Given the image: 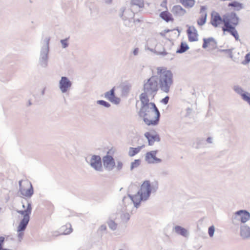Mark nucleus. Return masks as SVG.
Wrapping results in <instances>:
<instances>
[{"instance_id": "4c0bfd02", "label": "nucleus", "mask_w": 250, "mask_h": 250, "mask_svg": "<svg viewBox=\"0 0 250 250\" xmlns=\"http://www.w3.org/2000/svg\"><path fill=\"white\" fill-rule=\"evenodd\" d=\"M4 241V238L3 237H0V250H2V245Z\"/></svg>"}, {"instance_id": "a19ab883", "label": "nucleus", "mask_w": 250, "mask_h": 250, "mask_svg": "<svg viewBox=\"0 0 250 250\" xmlns=\"http://www.w3.org/2000/svg\"><path fill=\"white\" fill-rule=\"evenodd\" d=\"M100 229L101 230H105L106 229V226L105 225H102L100 227Z\"/></svg>"}, {"instance_id": "f704fd0d", "label": "nucleus", "mask_w": 250, "mask_h": 250, "mask_svg": "<svg viewBox=\"0 0 250 250\" xmlns=\"http://www.w3.org/2000/svg\"><path fill=\"white\" fill-rule=\"evenodd\" d=\"M169 99V98L168 96H166L161 100V102L165 104H167L168 102Z\"/></svg>"}, {"instance_id": "6e6552de", "label": "nucleus", "mask_w": 250, "mask_h": 250, "mask_svg": "<svg viewBox=\"0 0 250 250\" xmlns=\"http://www.w3.org/2000/svg\"><path fill=\"white\" fill-rule=\"evenodd\" d=\"M180 32L178 29H166L159 33V35L163 38L170 42L173 41L179 35Z\"/></svg>"}, {"instance_id": "f03ea898", "label": "nucleus", "mask_w": 250, "mask_h": 250, "mask_svg": "<svg viewBox=\"0 0 250 250\" xmlns=\"http://www.w3.org/2000/svg\"><path fill=\"white\" fill-rule=\"evenodd\" d=\"M238 23L239 19L234 13L225 15L222 17L215 11H213L211 14V25L214 27H221L224 32H229L237 41L239 40V37L235 27Z\"/></svg>"}, {"instance_id": "4468645a", "label": "nucleus", "mask_w": 250, "mask_h": 250, "mask_svg": "<svg viewBox=\"0 0 250 250\" xmlns=\"http://www.w3.org/2000/svg\"><path fill=\"white\" fill-rule=\"evenodd\" d=\"M90 164L97 170H101L102 169L101 159L99 156H93L91 159Z\"/></svg>"}, {"instance_id": "6ab92c4d", "label": "nucleus", "mask_w": 250, "mask_h": 250, "mask_svg": "<svg viewBox=\"0 0 250 250\" xmlns=\"http://www.w3.org/2000/svg\"><path fill=\"white\" fill-rule=\"evenodd\" d=\"M172 12L175 16H182L184 15L186 11L180 5H175L172 7Z\"/></svg>"}, {"instance_id": "2f4dec72", "label": "nucleus", "mask_w": 250, "mask_h": 250, "mask_svg": "<svg viewBox=\"0 0 250 250\" xmlns=\"http://www.w3.org/2000/svg\"><path fill=\"white\" fill-rule=\"evenodd\" d=\"M214 232V227L213 226L208 228V234L210 237H212Z\"/></svg>"}, {"instance_id": "39448f33", "label": "nucleus", "mask_w": 250, "mask_h": 250, "mask_svg": "<svg viewBox=\"0 0 250 250\" xmlns=\"http://www.w3.org/2000/svg\"><path fill=\"white\" fill-rule=\"evenodd\" d=\"M20 191L25 197H30L33 194V188L31 183L27 180L19 182Z\"/></svg>"}, {"instance_id": "79ce46f5", "label": "nucleus", "mask_w": 250, "mask_h": 250, "mask_svg": "<svg viewBox=\"0 0 250 250\" xmlns=\"http://www.w3.org/2000/svg\"><path fill=\"white\" fill-rule=\"evenodd\" d=\"M167 1L166 0H165L163 1V2H162V5L163 6H164L165 7H166L167 8Z\"/></svg>"}, {"instance_id": "1a4fd4ad", "label": "nucleus", "mask_w": 250, "mask_h": 250, "mask_svg": "<svg viewBox=\"0 0 250 250\" xmlns=\"http://www.w3.org/2000/svg\"><path fill=\"white\" fill-rule=\"evenodd\" d=\"M148 94H150L144 91L140 96V99L142 104L141 110H143L145 111H146L148 108L155 107L156 106L154 103L149 102V100L148 98Z\"/></svg>"}, {"instance_id": "7ed1b4c3", "label": "nucleus", "mask_w": 250, "mask_h": 250, "mask_svg": "<svg viewBox=\"0 0 250 250\" xmlns=\"http://www.w3.org/2000/svg\"><path fill=\"white\" fill-rule=\"evenodd\" d=\"M152 187L149 181H145L142 184L137 194L129 196L135 207L140 204L142 200H146L150 196Z\"/></svg>"}, {"instance_id": "c85d7f7f", "label": "nucleus", "mask_w": 250, "mask_h": 250, "mask_svg": "<svg viewBox=\"0 0 250 250\" xmlns=\"http://www.w3.org/2000/svg\"><path fill=\"white\" fill-rule=\"evenodd\" d=\"M141 164V161L139 159L135 160L131 164L130 168L131 169H134L135 168L137 167L140 166Z\"/></svg>"}, {"instance_id": "aec40b11", "label": "nucleus", "mask_w": 250, "mask_h": 250, "mask_svg": "<svg viewBox=\"0 0 250 250\" xmlns=\"http://www.w3.org/2000/svg\"><path fill=\"white\" fill-rule=\"evenodd\" d=\"M160 17L167 22L174 21L172 14L167 10L162 12L160 14Z\"/></svg>"}, {"instance_id": "a878e982", "label": "nucleus", "mask_w": 250, "mask_h": 250, "mask_svg": "<svg viewBox=\"0 0 250 250\" xmlns=\"http://www.w3.org/2000/svg\"><path fill=\"white\" fill-rule=\"evenodd\" d=\"M180 3L185 7H192L195 4L194 0H179Z\"/></svg>"}, {"instance_id": "473e14b6", "label": "nucleus", "mask_w": 250, "mask_h": 250, "mask_svg": "<svg viewBox=\"0 0 250 250\" xmlns=\"http://www.w3.org/2000/svg\"><path fill=\"white\" fill-rule=\"evenodd\" d=\"M98 103L106 107H109L110 106L109 104L103 100L98 101Z\"/></svg>"}, {"instance_id": "e433bc0d", "label": "nucleus", "mask_w": 250, "mask_h": 250, "mask_svg": "<svg viewBox=\"0 0 250 250\" xmlns=\"http://www.w3.org/2000/svg\"><path fill=\"white\" fill-rule=\"evenodd\" d=\"M250 61V53L247 54L245 57L246 63L249 62Z\"/></svg>"}, {"instance_id": "5701e85b", "label": "nucleus", "mask_w": 250, "mask_h": 250, "mask_svg": "<svg viewBox=\"0 0 250 250\" xmlns=\"http://www.w3.org/2000/svg\"><path fill=\"white\" fill-rule=\"evenodd\" d=\"M189 49L188 44L185 42H182L181 43L180 47L176 51L177 53H183Z\"/></svg>"}, {"instance_id": "412c9836", "label": "nucleus", "mask_w": 250, "mask_h": 250, "mask_svg": "<svg viewBox=\"0 0 250 250\" xmlns=\"http://www.w3.org/2000/svg\"><path fill=\"white\" fill-rule=\"evenodd\" d=\"M240 234L244 238L250 237V228L247 226L243 227L241 228Z\"/></svg>"}, {"instance_id": "58836bf2", "label": "nucleus", "mask_w": 250, "mask_h": 250, "mask_svg": "<svg viewBox=\"0 0 250 250\" xmlns=\"http://www.w3.org/2000/svg\"><path fill=\"white\" fill-rule=\"evenodd\" d=\"M116 167L118 170L121 169L123 167V163L121 162H118L117 163V165Z\"/></svg>"}, {"instance_id": "cd10ccee", "label": "nucleus", "mask_w": 250, "mask_h": 250, "mask_svg": "<svg viewBox=\"0 0 250 250\" xmlns=\"http://www.w3.org/2000/svg\"><path fill=\"white\" fill-rule=\"evenodd\" d=\"M243 100L247 102L250 105V93L248 92H244L241 94Z\"/></svg>"}, {"instance_id": "4be33fe9", "label": "nucleus", "mask_w": 250, "mask_h": 250, "mask_svg": "<svg viewBox=\"0 0 250 250\" xmlns=\"http://www.w3.org/2000/svg\"><path fill=\"white\" fill-rule=\"evenodd\" d=\"M228 6L233 7V9L236 11H239L243 8V4L237 1H233L231 3H229Z\"/></svg>"}, {"instance_id": "c9c22d12", "label": "nucleus", "mask_w": 250, "mask_h": 250, "mask_svg": "<svg viewBox=\"0 0 250 250\" xmlns=\"http://www.w3.org/2000/svg\"><path fill=\"white\" fill-rule=\"evenodd\" d=\"M235 91L237 92L238 93L240 94L241 95V93H243V89L239 87H236L235 88Z\"/></svg>"}, {"instance_id": "9b49d317", "label": "nucleus", "mask_w": 250, "mask_h": 250, "mask_svg": "<svg viewBox=\"0 0 250 250\" xmlns=\"http://www.w3.org/2000/svg\"><path fill=\"white\" fill-rule=\"evenodd\" d=\"M145 137L147 139L148 145L152 146L155 142H159L160 138L159 135L155 130L147 132L145 134Z\"/></svg>"}, {"instance_id": "f257e3e1", "label": "nucleus", "mask_w": 250, "mask_h": 250, "mask_svg": "<svg viewBox=\"0 0 250 250\" xmlns=\"http://www.w3.org/2000/svg\"><path fill=\"white\" fill-rule=\"evenodd\" d=\"M156 70L157 76H152L144 83V91L156 94L160 88L163 92L168 93L173 83V74L166 67H159Z\"/></svg>"}, {"instance_id": "a211bd4d", "label": "nucleus", "mask_w": 250, "mask_h": 250, "mask_svg": "<svg viewBox=\"0 0 250 250\" xmlns=\"http://www.w3.org/2000/svg\"><path fill=\"white\" fill-rule=\"evenodd\" d=\"M239 217V219L241 222L245 223L248 221L250 218V213L245 210H240L236 213Z\"/></svg>"}, {"instance_id": "2eb2a0df", "label": "nucleus", "mask_w": 250, "mask_h": 250, "mask_svg": "<svg viewBox=\"0 0 250 250\" xmlns=\"http://www.w3.org/2000/svg\"><path fill=\"white\" fill-rule=\"evenodd\" d=\"M71 83L70 81L65 77H62L60 82V88L62 92L67 91L70 87Z\"/></svg>"}, {"instance_id": "c756f323", "label": "nucleus", "mask_w": 250, "mask_h": 250, "mask_svg": "<svg viewBox=\"0 0 250 250\" xmlns=\"http://www.w3.org/2000/svg\"><path fill=\"white\" fill-rule=\"evenodd\" d=\"M132 3L133 5H138L140 7L143 6L144 5L143 0H132Z\"/></svg>"}, {"instance_id": "20e7f679", "label": "nucleus", "mask_w": 250, "mask_h": 250, "mask_svg": "<svg viewBox=\"0 0 250 250\" xmlns=\"http://www.w3.org/2000/svg\"><path fill=\"white\" fill-rule=\"evenodd\" d=\"M140 112L142 114L144 122L148 125H155L158 124L159 120L160 113L157 108L155 107L148 108L146 111L143 110H140Z\"/></svg>"}, {"instance_id": "f3484780", "label": "nucleus", "mask_w": 250, "mask_h": 250, "mask_svg": "<svg viewBox=\"0 0 250 250\" xmlns=\"http://www.w3.org/2000/svg\"><path fill=\"white\" fill-rule=\"evenodd\" d=\"M204 43L203 44V48L213 49L216 47V42L212 38L208 39H204Z\"/></svg>"}, {"instance_id": "dca6fc26", "label": "nucleus", "mask_w": 250, "mask_h": 250, "mask_svg": "<svg viewBox=\"0 0 250 250\" xmlns=\"http://www.w3.org/2000/svg\"><path fill=\"white\" fill-rule=\"evenodd\" d=\"M29 221L21 220L18 228V236L19 239L21 240L22 239L24 235V230L25 229Z\"/></svg>"}, {"instance_id": "423d86ee", "label": "nucleus", "mask_w": 250, "mask_h": 250, "mask_svg": "<svg viewBox=\"0 0 250 250\" xmlns=\"http://www.w3.org/2000/svg\"><path fill=\"white\" fill-rule=\"evenodd\" d=\"M22 205V210L18 211V212L23 216L21 220L29 221L30 215L31 213L32 206L29 201L27 199H24L21 201Z\"/></svg>"}, {"instance_id": "0eeeda50", "label": "nucleus", "mask_w": 250, "mask_h": 250, "mask_svg": "<svg viewBox=\"0 0 250 250\" xmlns=\"http://www.w3.org/2000/svg\"><path fill=\"white\" fill-rule=\"evenodd\" d=\"M115 149L111 148L108 150L106 156L103 158V165L105 168L110 170L115 167L114 159L111 156L115 153Z\"/></svg>"}, {"instance_id": "f8f14e48", "label": "nucleus", "mask_w": 250, "mask_h": 250, "mask_svg": "<svg viewBox=\"0 0 250 250\" xmlns=\"http://www.w3.org/2000/svg\"><path fill=\"white\" fill-rule=\"evenodd\" d=\"M157 151L154 150L148 152L146 154V161L149 164L158 163L161 162V159L156 157Z\"/></svg>"}, {"instance_id": "7c9ffc66", "label": "nucleus", "mask_w": 250, "mask_h": 250, "mask_svg": "<svg viewBox=\"0 0 250 250\" xmlns=\"http://www.w3.org/2000/svg\"><path fill=\"white\" fill-rule=\"evenodd\" d=\"M108 225L109 228L113 230L116 229L117 227V224L112 220L109 221Z\"/></svg>"}, {"instance_id": "bb28decb", "label": "nucleus", "mask_w": 250, "mask_h": 250, "mask_svg": "<svg viewBox=\"0 0 250 250\" xmlns=\"http://www.w3.org/2000/svg\"><path fill=\"white\" fill-rule=\"evenodd\" d=\"M175 230L177 233L180 234L184 236H187V234H188L187 230L185 229H184L180 226L175 227Z\"/></svg>"}, {"instance_id": "72a5a7b5", "label": "nucleus", "mask_w": 250, "mask_h": 250, "mask_svg": "<svg viewBox=\"0 0 250 250\" xmlns=\"http://www.w3.org/2000/svg\"><path fill=\"white\" fill-rule=\"evenodd\" d=\"M66 227V226H63L62 227V229H63V233L64 234H69L70 233L72 230H71V229L70 228H69L68 229H67L66 230H64V228Z\"/></svg>"}, {"instance_id": "9d476101", "label": "nucleus", "mask_w": 250, "mask_h": 250, "mask_svg": "<svg viewBox=\"0 0 250 250\" xmlns=\"http://www.w3.org/2000/svg\"><path fill=\"white\" fill-rule=\"evenodd\" d=\"M188 40L189 42H197L198 40V33L197 29L193 26H190L187 30Z\"/></svg>"}, {"instance_id": "ea45409f", "label": "nucleus", "mask_w": 250, "mask_h": 250, "mask_svg": "<svg viewBox=\"0 0 250 250\" xmlns=\"http://www.w3.org/2000/svg\"><path fill=\"white\" fill-rule=\"evenodd\" d=\"M61 42L64 48L66 47L67 45L66 40H62Z\"/></svg>"}, {"instance_id": "ddd939ff", "label": "nucleus", "mask_w": 250, "mask_h": 250, "mask_svg": "<svg viewBox=\"0 0 250 250\" xmlns=\"http://www.w3.org/2000/svg\"><path fill=\"white\" fill-rule=\"evenodd\" d=\"M207 17L206 8L205 6H201L197 21V24L200 26L204 25L206 22Z\"/></svg>"}, {"instance_id": "393cba45", "label": "nucleus", "mask_w": 250, "mask_h": 250, "mask_svg": "<svg viewBox=\"0 0 250 250\" xmlns=\"http://www.w3.org/2000/svg\"><path fill=\"white\" fill-rule=\"evenodd\" d=\"M142 146H138L137 147H130L129 149V150H128V155L130 156V157H133L134 156H135L136 154H137V153H138L141 148H142Z\"/></svg>"}, {"instance_id": "b1692460", "label": "nucleus", "mask_w": 250, "mask_h": 250, "mask_svg": "<svg viewBox=\"0 0 250 250\" xmlns=\"http://www.w3.org/2000/svg\"><path fill=\"white\" fill-rule=\"evenodd\" d=\"M105 97L111 102L115 101V97L114 95V89L112 88L110 91L107 92L105 94Z\"/></svg>"}]
</instances>
